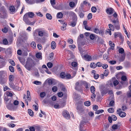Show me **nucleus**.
<instances>
[{
	"label": "nucleus",
	"instance_id": "nucleus-1",
	"mask_svg": "<svg viewBox=\"0 0 131 131\" xmlns=\"http://www.w3.org/2000/svg\"><path fill=\"white\" fill-rule=\"evenodd\" d=\"M110 18L111 21L115 24L114 26L115 29L117 30H119L120 26L118 21L117 15V13L115 12L113 16L110 17Z\"/></svg>",
	"mask_w": 131,
	"mask_h": 131
},
{
	"label": "nucleus",
	"instance_id": "nucleus-2",
	"mask_svg": "<svg viewBox=\"0 0 131 131\" xmlns=\"http://www.w3.org/2000/svg\"><path fill=\"white\" fill-rule=\"evenodd\" d=\"M35 65L34 61L31 59L29 58L27 59L25 67L28 70L30 71L31 68Z\"/></svg>",
	"mask_w": 131,
	"mask_h": 131
},
{
	"label": "nucleus",
	"instance_id": "nucleus-3",
	"mask_svg": "<svg viewBox=\"0 0 131 131\" xmlns=\"http://www.w3.org/2000/svg\"><path fill=\"white\" fill-rule=\"evenodd\" d=\"M87 83L86 81H79L75 84V89L78 90V89L80 88L82 85H84L85 86Z\"/></svg>",
	"mask_w": 131,
	"mask_h": 131
},
{
	"label": "nucleus",
	"instance_id": "nucleus-4",
	"mask_svg": "<svg viewBox=\"0 0 131 131\" xmlns=\"http://www.w3.org/2000/svg\"><path fill=\"white\" fill-rule=\"evenodd\" d=\"M118 83V81L115 78H112L110 81L109 85L112 87H113V85L116 86Z\"/></svg>",
	"mask_w": 131,
	"mask_h": 131
},
{
	"label": "nucleus",
	"instance_id": "nucleus-5",
	"mask_svg": "<svg viewBox=\"0 0 131 131\" xmlns=\"http://www.w3.org/2000/svg\"><path fill=\"white\" fill-rule=\"evenodd\" d=\"M62 115L65 118L68 119L70 118V116L69 112L67 110H64L62 113Z\"/></svg>",
	"mask_w": 131,
	"mask_h": 131
},
{
	"label": "nucleus",
	"instance_id": "nucleus-6",
	"mask_svg": "<svg viewBox=\"0 0 131 131\" xmlns=\"http://www.w3.org/2000/svg\"><path fill=\"white\" fill-rule=\"evenodd\" d=\"M117 113L121 117H124L126 115V113L125 112L122 111L121 110L120 108L119 109L117 110Z\"/></svg>",
	"mask_w": 131,
	"mask_h": 131
},
{
	"label": "nucleus",
	"instance_id": "nucleus-7",
	"mask_svg": "<svg viewBox=\"0 0 131 131\" xmlns=\"http://www.w3.org/2000/svg\"><path fill=\"white\" fill-rule=\"evenodd\" d=\"M29 17L27 14H26L24 16L23 20L26 24L27 23H29V20L28 19Z\"/></svg>",
	"mask_w": 131,
	"mask_h": 131
},
{
	"label": "nucleus",
	"instance_id": "nucleus-8",
	"mask_svg": "<svg viewBox=\"0 0 131 131\" xmlns=\"http://www.w3.org/2000/svg\"><path fill=\"white\" fill-rule=\"evenodd\" d=\"M9 86L10 88H12L13 89L15 90H17L18 89V87L15 85L13 83V82H9Z\"/></svg>",
	"mask_w": 131,
	"mask_h": 131
},
{
	"label": "nucleus",
	"instance_id": "nucleus-9",
	"mask_svg": "<svg viewBox=\"0 0 131 131\" xmlns=\"http://www.w3.org/2000/svg\"><path fill=\"white\" fill-rule=\"evenodd\" d=\"M106 12L107 14L111 15L114 12V10L113 8H110L106 9Z\"/></svg>",
	"mask_w": 131,
	"mask_h": 131
},
{
	"label": "nucleus",
	"instance_id": "nucleus-10",
	"mask_svg": "<svg viewBox=\"0 0 131 131\" xmlns=\"http://www.w3.org/2000/svg\"><path fill=\"white\" fill-rule=\"evenodd\" d=\"M93 32L97 34H99L102 35L103 33V32L102 30L96 28L94 29Z\"/></svg>",
	"mask_w": 131,
	"mask_h": 131
},
{
	"label": "nucleus",
	"instance_id": "nucleus-11",
	"mask_svg": "<svg viewBox=\"0 0 131 131\" xmlns=\"http://www.w3.org/2000/svg\"><path fill=\"white\" fill-rule=\"evenodd\" d=\"M83 58L84 60L88 61H91L92 59V58L91 56L87 55H84Z\"/></svg>",
	"mask_w": 131,
	"mask_h": 131
},
{
	"label": "nucleus",
	"instance_id": "nucleus-12",
	"mask_svg": "<svg viewBox=\"0 0 131 131\" xmlns=\"http://www.w3.org/2000/svg\"><path fill=\"white\" fill-rule=\"evenodd\" d=\"M71 14L72 17L73 21H77V17L76 14L74 12L71 13Z\"/></svg>",
	"mask_w": 131,
	"mask_h": 131
},
{
	"label": "nucleus",
	"instance_id": "nucleus-13",
	"mask_svg": "<svg viewBox=\"0 0 131 131\" xmlns=\"http://www.w3.org/2000/svg\"><path fill=\"white\" fill-rule=\"evenodd\" d=\"M6 106L8 109L10 110L13 109V106L12 104H6Z\"/></svg>",
	"mask_w": 131,
	"mask_h": 131
},
{
	"label": "nucleus",
	"instance_id": "nucleus-14",
	"mask_svg": "<svg viewBox=\"0 0 131 131\" xmlns=\"http://www.w3.org/2000/svg\"><path fill=\"white\" fill-rule=\"evenodd\" d=\"M125 53L122 54L119 57V60L120 62L123 61L125 60Z\"/></svg>",
	"mask_w": 131,
	"mask_h": 131
},
{
	"label": "nucleus",
	"instance_id": "nucleus-15",
	"mask_svg": "<svg viewBox=\"0 0 131 131\" xmlns=\"http://www.w3.org/2000/svg\"><path fill=\"white\" fill-rule=\"evenodd\" d=\"M36 57L40 59H42V53L41 52H38L36 54Z\"/></svg>",
	"mask_w": 131,
	"mask_h": 131
},
{
	"label": "nucleus",
	"instance_id": "nucleus-16",
	"mask_svg": "<svg viewBox=\"0 0 131 131\" xmlns=\"http://www.w3.org/2000/svg\"><path fill=\"white\" fill-rule=\"evenodd\" d=\"M6 74V72L4 71H0V78H2Z\"/></svg>",
	"mask_w": 131,
	"mask_h": 131
},
{
	"label": "nucleus",
	"instance_id": "nucleus-17",
	"mask_svg": "<svg viewBox=\"0 0 131 131\" xmlns=\"http://www.w3.org/2000/svg\"><path fill=\"white\" fill-rule=\"evenodd\" d=\"M27 98L28 100L29 101L31 100V97L30 93L29 91H27Z\"/></svg>",
	"mask_w": 131,
	"mask_h": 131
},
{
	"label": "nucleus",
	"instance_id": "nucleus-18",
	"mask_svg": "<svg viewBox=\"0 0 131 131\" xmlns=\"http://www.w3.org/2000/svg\"><path fill=\"white\" fill-rule=\"evenodd\" d=\"M114 37L115 38L119 37L121 38L122 37L121 34L119 32H115L114 34Z\"/></svg>",
	"mask_w": 131,
	"mask_h": 131
},
{
	"label": "nucleus",
	"instance_id": "nucleus-19",
	"mask_svg": "<svg viewBox=\"0 0 131 131\" xmlns=\"http://www.w3.org/2000/svg\"><path fill=\"white\" fill-rule=\"evenodd\" d=\"M56 47L55 42L54 41H52L51 43V48L53 49H54Z\"/></svg>",
	"mask_w": 131,
	"mask_h": 131
},
{
	"label": "nucleus",
	"instance_id": "nucleus-20",
	"mask_svg": "<svg viewBox=\"0 0 131 131\" xmlns=\"http://www.w3.org/2000/svg\"><path fill=\"white\" fill-rule=\"evenodd\" d=\"M6 80L4 78H0V83L1 84H3L5 83Z\"/></svg>",
	"mask_w": 131,
	"mask_h": 131
},
{
	"label": "nucleus",
	"instance_id": "nucleus-21",
	"mask_svg": "<svg viewBox=\"0 0 131 131\" xmlns=\"http://www.w3.org/2000/svg\"><path fill=\"white\" fill-rule=\"evenodd\" d=\"M18 58L20 62L23 65L25 64V60L23 58H21L20 57H19Z\"/></svg>",
	"mask_w": 131,
	"mask_h": 131
},
{
	"label": "nucleus",
	"instance_id": "nucleus-22",
	"mask_svg": "<svg viewBox=\"0 0 131 131\" xmlns=\"http://www.w3.org/2000/svg\"><path fill=\"white\" fill-rule=\"evenodd\" d=\"M9 10L11 12H14L15 11V7L13 6H11L9 7Z\"/></svg>",
	"mask_w": 131,
	"mask_h": 131
},
{
	"label": "nucleus",
	"instance_id": "nucleus-23",
	"mask_svg": "<svg viewBox=\"0 0 131 131\" xmlns=\"http://www.w3.org/2000/svg\"><path fill=\"white\" fill-rule=\"evenodd\" d=\"M108 26L110 29L111 30V31H113L114 30V27L113 25L110 24H108Z\"/></svg>",
	"mask_w": 131,
	"mask_h": 131
},
{
	"label": "nucleus",
	"instance_id": "nucleus-24",
	"mask_svg": "<svg viewBox=\"0 0 131 131\" xmlns=\"http://www.w3.org/2000/svg\"><path fill=\"white\" fill-rule=\"evenodd\" d=\"M109 43L110 46L112 48V49H113L115 46V45L114 43L112 42V41H110L109 42Z\"/></svg>",
	"mask_w": 131,
	"mask_h": 131
},
{
	"label": "nucleus",
	"instance_id": "nucleus-25",
	"mask_svg": "<svg viewBox=\"0 0 131 131\" xmlns=\"http://www.w3.org/2000/svg\"><path fill=\"white\" fill-rule=\"evenodd\" d=\"M29 18H32L34 15V14L32 12H29L27 13Z\"/></svg>",
	"mask_w": 131,
	"mask_h": 131
},
{
	"label": "nucleus",
	"instance_id": "nucleus-26",
	"mask_svg": "<svg viewBox=\"0 0 131 131\" xmlns=\"http://www.w3.org/2000/svg\"><path fill=\"white\" fill-rule=\"evenodd\" d=\"M31 47L33 49H35L36 47V44L35 42L34 41H32L31 42L30 44Z\"/></svg>",
	"mask_w": 131,
	"mask_h": 131
},
{
	"label": "nucleus",
	"instance_id": "nucleus-27",
	"mask_svg": "<svg viewBox=\"0 0 131 131\" xmlns=\"http://www.w3.org/2000/svg\"><path fill=\"white\" fill-rule=\"evenodd\" d=\"M57 16L58 18H61L63 16V14L61 12H59L57 14Z\"/></svg>",
	"mask_w": 131,
	"mask_h": 131
},
{
	"label": "nucleus",
	"instance_id": "nucleus-28",
	"mask_svg": "<svg viewBox=\"0 0 131 131\" xmlns=\"http://www.w3.org/2000/svg\"><path fill=\"white\" fill-rule=\"evenodd\" d=\"M14 77L13 75H10L9 77V82H13L14 81Z\"/></svg>",
	"mask_w": 131,
	"mask_h": 131
},
{
	"label": "nucleus",
	"instance_id": "nucleus-29",
	"mask_svg": "<svg viewBox=\"0 0 131 131\" xmlns=\"http://www.w3.org/2000/svg\"><path fill=\"white\" fill-rule=\"evenodd\" d=\"M118 51L119 53L121 54H123V53H124V49L122 48H121L119 49Z\"/></svg>",
	"mask_w": 131,
	"mask_h": 131
},
{
	"label": "nucleus",
	"instance_id": "nucleus-30",
	"mask_svg": "<svg viewBox=\"0 0 131 131\" xmlns=\"http://www.w3.org/2000/svg\"><path fill=\"white\" fill-rule=\"evenodd\" d=\"M90 66L91 68H94L97 66V65L95 63L92 62L91 63Z\"/></svg>",
	"mask_w": 131,
	"mask_h": 131
},
{
	"label": "nucleus",
	"instance_id": "nucleus-31",
	"mask_svg": "<svg viewBox=\"0 0 131 131\" xmlns=\"http://www.w3.org/2000/svg\"><path fill=\"white\" fill-rule=\"evenodd\" d=\"M46 16L47 18L49 19H51L52 18L51 15L49 13H47L46 14Z\"/></svg>",
	"mask_w": 131,
	"mask_h": 131
},
{
	"label": "nucleus",
	"instance_id": "nucleus-32",
	"mask_svg": "<svg viewBox=\"0 0 131 131\" xmlns=\"http://www.w3.org/2000/svg\"><path fill=\"white\" fill-rule=\"evenodd\" d=\"M28 113L30 116H33V112L30 109H28Z\"/></svg>",
	"mask_w": 131,
	"mask_h": 131
},
{
	"label": "nucleus",
	"instance_id": "nucleus-33",
	"mask_svg": "<svg viewBox=\"0 0 131 131\" xmlns=\"http://www.w3.org/2000/svg\"><path fill=\"white\" fill-rule=\"evenodd\" d=\"M46 95V93L44 92H42L40 94V96L41 98H43Z\"/></svg>",
	"mask_w": 131,
	"mask_h": 131
},
{
	"label": "nucleus",
	"instance_id": "nucleus-34",
	"mask_svg": "<svg viewBox=\"0 0 131 131\" xmlns=\"http://www.w3.org/2000/svg\"><path fill=\"white\" fill-rule=\"evenodd\" d=\"M90 91L92 93H94L95 92V89L94 86H92L90 88Z\"/></svg>",
	"mask_w": 131,
	"mask_h": 131
},
{
	"label": "nucleus",
	"instance_id": "nucleus-35",
	"mask_svg": "<svg viewBox=\"0 0 131 131\" xmlns=\"http://www.w3.org/2000/svg\"><path fill=\"white\" fill-rule=\"evenodd\" d=\"M5 117L7 118L9 117L10 119L12 120L15 119V118L14 117L12 116L11 115L9 114H7L6 115Z\"/></svg>",
	"mask_w": 131,
	"mask_h": 131
},
{
	"label": "nucleus",
	"instance_id": "nucleus-36",
	"mask_svg": "<svg viewBox=\"0 0 131 131\" xmlns=\"http://www.w3.org/2000/svg\"><path fill=\"white\" fill-rule=\"evenodd\" d=\"M84 104L86 106H89L91 104V102L89 101H86L84 102Z\"/></svg>",
	"mask_w": 131,
	"mask_h": 131
},
{
	"label": "nucleus",
	"instance_id": "nucleus-37",
	"mask_svg": "<svg viewBox=\"0 0 131 131\" xmlns=\"http://www.w3.org/2000/svg\"><path fill=\"white\" fill-rule=\"evenodd\" d=\"M67 23H65L61 27V29L62 30H64L66 29V28L67 26Z\"/></svg>",
	"mask_w": 131,
	"mask_h": 131
},
{
	"label": "nucleus",
	"instance_id": "nucleus-38",
	"mask_svg": "<svg viewBox=\"0 0 131 131\" xmlns=\"http://www.w3.org/2000/svg\"><path fill=\"white\" fill-rule=\"evenodd\" d=\"M108 111L110 113H113L114 111V110L113 108H109L108 109Z\"/></svg>",
	"mask_w": 131,
	"mask_h": 131
},
{
	"label": "nucleus",
	"instance_id": "nucleus-39",
	"mask_svg": "<svg viewBox=\"0 0 131 131\" xmlns=\"http://www.w3.org/2000/svg\"><path fill=\"white\" fill-rule=\"evenodd\" d=\"M95 97L96 95L94 93H92V94L91 97V98L93 101H94L95 100Z\"/></svg>",
	"mask_w": 131,
	"mask_h": 131
},
{
	"label": "nucleus",
	"instance_id": "nucleus-40",
	"mask_svg": "<svg viewBox=\"0 0 131 131\" xmlns=\"http://www.w3.org/2000/svg\"><path fill=\"white\" fill-rule=\"evenodd\" d=\"M47 66L48 68H51L52 67L53 64L51 62H49L47 64Z\"/></svg>",
	"mask_w": 131,
	"mask_h": 131
},
{
	"label": "nucleus",
	"instance_id": "nucleus-41",
	"mask_svg": "<svg viewBox=\"0 0 131 131\" xmlns=\"http://www.w3.org/2000/svg\"><path fill=\"white\" fill-rule=\"evenodd\" d=\"M104 111V110H97L95 112L96 114H99L100 113H102Z\"/></svg>",
	"mask_w": 131,
	"mask_h": 131
},
{
	"label": "nucleus",
	"instance_id": "nucleus-42",
	"mask_svg": "<svg viewBox=\"0 0 131 131\" xmlns=\"http://www.w3.org/2000/svg\"><path fill=\"white\" fill-rule=\"evenodd\" d=\"M9 69L10 71L12 72L14 71V69L13 67L11 66H10L9 67Z\"/></svg>",
	"mask_w": 131,
	"mask_h": 131
},
{
	"label": "nucleus",
	"instance_id": "nucleus-43",
	"mask_svg": "<svg viewBox=\"0 0 131 131\" xmlns=\"http://www.w3.org/2000/svg\"><path fill=\"white\" fill-rule=\"evenodd\" d=\"M77 21H72L71 23V25L73 27H74L76 25Z\"/></svg>",
	"mask_w": 131,
	"mask_h": 131
},
{
	"label": "nucleus",
	"instance_id": "nucleus-44",
	"mask_svg": "<svg viewBox=\"0 0 131 131\" xmlns=\"http://www.w3.org/2000/svg\"><path fill=\"white\" fill-rule=\"evenodd\" d=\"M111 30L110 29H108L105 31V33L106 34H108L110 35H111Z\"/></svg>",
	"mask_w": 131,
	"mask_h": 131
},
{
	"label": "nucleus",
	"instance_id": "nucleus-45",
	"mask_svg": "<svg viewBox=\"0 0 131 131\" xmlns=\"http://www.w3.org/2000/svg\"><path fill=\"white\" fill-rule=\"evenodd\" d=\"M91 10L93 12L95 13L96 12L97 9L96 7L93 6L91 8Z\"/></svg>",
	"mask_w": 131,
	"mask_h": 131
},
{
	"label": "nucleus",
	"instance_id": "nucleus-46",
	"mask_svg": "<svg viewBox=\"0 0 131 131\" xmlns=\"http://www.w3.org/2000/svg\"><path fill=\"white\" fill-rule=\"evenodd\" d=\"M33 83L34 84L37 85H41V82L37 81H34L33 82Z\"/></svg>",
	"mask_w": 131,
	"mask_h": 131
},
{
	"label": "nucleus",
	"instance_id": "nucleus-47",
	"mask_svg": "<svg viewBox=\"0 0 131 131\" xmlns=\"http://www.w3.org/2000/svg\"><path fill=\"white\" fill-rule=\"evenodd\" d=\"M69 6L71 7H73L75 5V3L73 2H70L69 3Z\"/></svg>",
	"mask_w": 131,
	"mask_h": 131
},
{
	"label": "nucleus",
	"instance_id": "nucleus-48",
	"mask_svg": "<svg viewBox=\"0 0 131 131\" xmlns=\"http://www.w3.org/2000/svg\"><path fill=\"white\" fill-rule=\"evenodd\" d=\"M65 74L64 72H61L60 74V76L62 78H65Z\"/></svg>",
	"mask_w": 131,
	"mask_h": 131
},
{
	"label": "nucleus",
	"instance_id": "nucleus-49",
	"mask_svg": "<svg viewBox=\"0 0 131 131\" xmlns=\"http://www.w3.org/2000/svg\"><path fill=\"white\" fill-rule=\"evenodd\" d=\"M38 33V36H42L43 35V32L42 31H39Z\"/></svg>",
	"mask_w": 131,
	"mask_h": 131
},
{
	"label": "nucleus",
	"instance_id": "nucleus-50",
	"mask_svg": "<svg viewBox=\"0 0 131 131\" xmlns=\"http://www.w3.org/2000/svg\"><path fill=\"white\" fill-rule=\"evenodd\" d=\"M118 127V126L117 125L115 124L112 126V128L113 129H117Z\"/></svg>",
	"mask_w": 131,
	"mask_h": 131
},
{
	"label": "nucleus",
	"instance_id": "nucleus-51",
	"mask_svg": "<svg viewBox=\"0 0 131 131\" xmlns=\"http://www.w3.org/2000/svg\"><path fill=\"white\" fill-rule=\"evenodd\" d=\"M71 65L73 67H75L77 65V63L75 62H73L71 63Z\"/></svg>",
	"mask_w": 131,
	"mask_h": 131
},
{
	"label": "nucleus",
	"instance_id": "nucleus-52",
	"mask_svg": "<svg viewBox=\"0 0 131 131\" xmlns=\"http://www.w3.org/2000/svg\"><path fill=\"white\" fill-rule=\"evenodd\" d=\"M52 89L53 92H55L57 91L58 89L57 86H54L52 88Z\"/></svg>",
	"mask_w": 131,
	"mask_h": 131
},
{
	"label": "nucleus",
	"instance_id": "nucleus-53",
	"mask_svg": "<svg viewBox=\"0 0 131 131\" xmlns=\"http://www.w3.org/2000/svg\"><path fill=\"white\" fill-rule=\"evenodd\" d=\"M77 108L79 113H80L81 112L82 110V108L79 106H77Z\"/></svg>",
	"mask_w": 131,
	"mask_h": 131
},
{
	"label": "nucleus",
	"instance_id": "nucleus-54",
	"mask_svg": "<svg viewBox=\"0 0 131 131\" xmlns=\"http://www.w3.org/2000/svg\"><path fill=\"white\" fill-rule=\"evenodd\" d=\"M3 44L5 45H6L8 43V42L6 39H5L3 40Z\"/></svg>",
	"mask_w": 131,
	"mask_h": 131
},
{
	"label": "nucleus",
	"instance_id": "nucleus-55",
	"mask_svg": "<svg viewBox=\"0 0 131 131\" xmlns=\"http://www.w3.org/2000/svg\"><path fill=\"white\" fill-rule=\"evenodd\" d=\"M121 79L123 81H126L127 79V78L126 77L125 75H123L121 78Z\"/></svg>",
	"mask_w": 131,
	"mask_h": 131
},
{
	"label": "nucleus",
	"instance_id": "nucleus-56",
	"mask_svg": "<svg viewBox=\"0 0 131 131\" xmlns=\"http://www.w3.org/2000/svg\"><path fill=\"white\" fill-rule=\"evenodd\" d=\"M111 117H112V119L114 121H115L117 119V117L115 115H112Z\"/></svg>",
	"mask_w": 131,
	"mask_h": 131
},
{
	"label": "nucleus",
	"instance_id": "nucleus-57",
	"mask_svg": "<svg viewBox=\"0 0 131 131\" xmlns=\"http://www.w3.org/2000/svg\"><path fill=\"white\" fill-rule=\"evenodd\" d=\"M109 63L111 64H114L116 63V61L115 60L110 61Z\"/></svg>",
	"mask_w": 131,
	"mask_h": 131
},
{
	"label": "nucleus",
	"instance_id": "nucleus-58",
	"mask_svg": "<svg viewBox=\"0 0 131 131\" xmlns=\"http://www.w3.org/2000/svg\"><path fill=\"white\" fill-rule=\"evenodd\" d=\"M95 38V35L93 34H91L90 36V38L91 39L93 40Z\"/></svg>",
	"mask_w": 131,
	"mask_h": 131
},
{
	"label": "nucleus",
	"instance_id": "nucleus-59",
	"mask_svg": "<svg viewBox=\"0 0 131 131\" xmlns=\"http://www.w3.org/2000/svg\"><path fill=\"white\" fill-rule=\"evenodd\" d=\"M97 66L99 67H101L102 65V64L100 62H98L96 63Z\"/></svg>",
	"mask_w": 131,
	"mask_h": 131
},
{
	"label": "nucleus",
	"instance_id": "nucleus-60",
	"mask_svg": "<svg viewBox=\"0 0 131 131\" xmlns=\"http://www.w3.org/2000/svg\"><path fill=\"white\" fill-rule=\"evenodd\" d=\"M63 94L62 92H59L58 93V95L59 97H61L63 96Z\"/></svg>",
	"mask_w": 131,
	"mask_h": 131
},
{
	"label": "nucleus",
	"instance_id": "nucleus-61",
	"mask_svg": "<svg viewBox=\"0 0 131 131\" xmlns=\"http://www.w3.org/2000/svg\"><path fill=\"white\" fill-rule=\"evenodd\" d=\"M71 77L70 75L69 74H67L65 75V79H70Z\"/></svg>",
	"mask_w": 131,
	"mask_h": 131
},
{
	"label": "nucleus",
	"instance_id": "nucleus-62",
	"mask_svg": "<svg viewBox=\"0 0 131 131\" xmlns=\"http://www.w3.org/2000/svg\"><path fill=\"white\" fill-rule=\"evenodd\" d=\"M102 66L103 68L104 69H106L108 67V65L106 64H104Z\"/></svg>",
	"mask_w": 131,
	"mask_h": 131
},
{
	"label": "nucleus",
	"instance_id": "nucleus-63",
	"mask_svg": "<svg viewBox=\"0 0 131 131\" xmlns=\"http://www.w3.org/2000/svg\"><path fill=\"white\" fill-rule=\"evenodd\" d=\"M92 17V15L91 13L89 14L87 16V18L89 19H91Z\"/></svg>",
	"mask_w": 131,
	"mask_h": 131
},
{
	"label": "nucleus",
	"instance_id": "nucleus-64",
	"mask_svg": "<svg viewBox=\"0 0 131 131\" xmlns=\"http://www.w3.org/2000/svg\"><path fill=\"white\" fill-rule=\"evenodd\" d=\"M114 104V102L113 100L111 101L109 103V105L110 106H112Z\"/></svg>",
	"mask_w": 131,
	"mask_h": 131
}]
</instances>
